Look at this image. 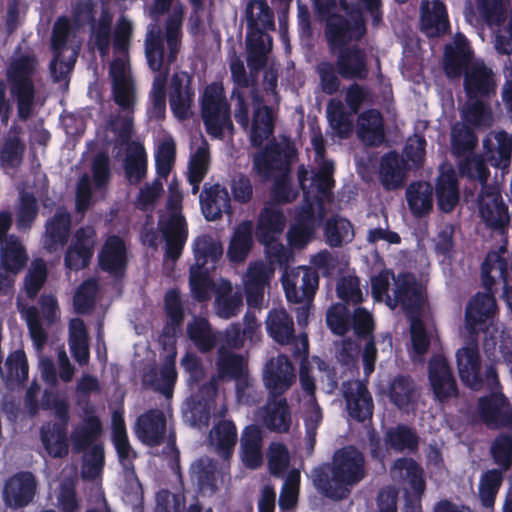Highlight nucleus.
Segmentation results:
<instances>
[{
	"label": "nucleus",
	"instance_id": "nucleus-19",
	"mask_svg": "<svg viewBox=\"0 0 512 512\" xmlns=\"http://www.w3.org/2000/svg\"><path fill=\"white\" fill-rule=\"evenodd\" d=\"M215 364L216 377L222 381L235 380L237 396L241 397L244 387L248 384L246 364L243 356L221 347L218 350Z\"/></svg>",
	"mask_w": 512,
	"mask_h": 512
},
{
	"label": "nucleus",
	"instance_id": "nucleus-31",
	"mask_svg": "<svg viewBox=\"0 0 512 512\" xmlns=\"http://www.w3.org/2000/svg\"><path fill=\"white\" fill-rule=\"evenodd\" d=\"M357 135L370 147H377L385 141L384 120L378 109H368L358 117Z\"/></svg>",
	"mask_w": 512,
	"mask_h": 512
},
{
	"label": "nucleus",
	"instance_id": "nucleus-41",
	"mask_svg": "<svg viewBox=\"0 0 512 512\" xmlns=\"http://www.w3.org/2000/svg\"><path fill=\"white\" fill-rule=\"evenodd\" d=\"M406 200L412 215L422 218L433 208V187L429 182H412L406 189Z\"/></svg>",
	"mask_w": 512,
	"mask_h": 512
},
{
	"label": "nucleus",
	"instance_id": "nucleus-33",
	"mask_svg": "<svg viewBox=\"0 0 512 512\" xmlns=\"http://www.w3.org/2000/svg\"><path fill=\"white\" fill-rule=\"evenodd\" d=\"M266 329L268 335L279 345L297 343L293 318L283 308L268 312Z\"/></svg>",
	"mask_w": 512,
	"mask_h": 512
},
{
	"label": "nucleus",
	"instance_id": "nucleus-32",
	"mask_svg": "<svg viewBox=\"0 0 512 512\" xmlns=\"http://www.w3.org/2000/svg\"><path fill=\"white\" fill-rule=\"evenodd\" d=\"M164 310L166 314V322L162 329V337L173 340L181 332L185 312L180 293L176 289H169L164 296Z\"/></svg>",
	"mask_w": 512,
	"mask_h": 512
},
{
	"label": "nucleus",
	"instance_id": "nucleus-20",
	"mask_svg": "<svg viewBox=\"0 0 512 512\" xmlns=\"http://www.w3.org/2000/svg\"><path fill=\"white\" fill-rule=\"evenodd\" d=\"M352 387L350 382L343 383V397L349 416L357 422L363 423L371 420L374 411V402L367 386L357 381Z\"/></svg>",
	"mask_w": 512,
	"mask_h": 512
},
{
	"label": "nucleus",
	"instance_id": "nucleus-47",
	"mask_svg": "<svg viewBox=\"0 0 512 512\" xmlns=\"http://www.w3.org/2000/svg\"><path fill=\"white\" fill-rule=\"evenodd\" d=\"M265 427L275 433H288L292 424L291 410L285 398H280L265 408Z\"/></svg>",
	"mask_w": 512,
	"mask_h": 512
},
{
	"label": "nucleus",
	"instance_id": "nucleus-12",
	"mask_svg": "<svg viewBox=\"0 0 512 512\" xmlns=\"http://www.w3.org/2000/svg\"><path fill=\"white\" fill-rule=\"evenodd\" d=\"M128 264L129 257L125 240L116 234L108 236L98 253L100 269L118 278L125 275Z\"/></svg>",
	"mask_w": 512,
	"mask_h": 512
},
{
	"label": "nucleus",
	"instance_id": "nucleus-49",
	"mask_svg": "<svg viewBox=\"0 0 512 512\" xmlns=\"http://www.w3.org/2000/svg\"><path fill=\"white\" fill-rule=\"evenodd\" d=\"M273 131L274 118L272 108L267 105L255 107L250 133L252 146H262L263 142L273 134Z\"/></svg>",
	"mask_w": 512,
	"mask_h": 512
},
{
	"label": "nucleus",
	"instance_id": "nucleus-22",
	"mask_svg": "<svg viewBox=\"0 0 512 512\" xmlns=\"http://www.w3.org/2000/svg\"><path fill=\"white\" fill-rule=\"evenodd\" d=\"M166 424L163 411L149 409L139 415L136 420V436L144 445L150 447L159 446L164 442Z\"/></svg>",
	"mask_w": 512,
	"mask_h": 512
},
{
	"label": "nucleus",
	"instance_id": "nucleus-60",
	"mask_svg": "<svg viewBox=\"0 0 512 512\" xmlns=\"http://www.w3.org/2000/svg\"><path fill=\"white\" fill-rule=\"evenodd\" d=\"M39 213L36 197L29 192L20 195L16 210V227L19 231H28L32 228Z\"/></svg>",
	"mask_w": 512,
	"mask_h": 512
},
{
	"label": "nucleus",
	"instance_id": "nucleus-30",
	"mask_svg": "<svg viewBox=\"0 0 512 512\" xmlns=\"http://www.w3.org/2000/svg\"><path fill=\"white\" fill-rule=\"evenodd\" d=\"M506 404L507 400L503 395L481 397L478 401V409L483 423L493 428H512V410L502 409Z\"/></svg>",
	"mask_w": 512,
	"mask_h": 512
},
{
	"label": "nucleus",
	"instance_id": "nucleus-35",
	"mask_svg": "<svg viewBox=\"0 0 512 512\" xmlns=\"http://www.w3.org/2000/svg\"><path fill=\"white\" fill-rule=\"evenodd\" d=\"M215 309L219 317L230 319L236 316L243 307V293L233 289L232 283L221 279L215 289Z\"/></svg>",
	"mask_w": 512,
	"mask_h": 512
},
{
	"label": "nucleus",
	"instance_id": "nucleus-53",
	"mask_svg": "<svg viewBox=\"0 0 512 512\" xmlns=\"http://www.w3.org/2000/svg\"><path fill=\"white\" fill-rule=\"evenodd\" d=\"M258 35L254 38L247 37V65L251 71L262 70L267 63V54L270 47L265 45L264 37L267 38L269 44L272 43V38L265 34L263 30L255 28Z\"/></svg>",
	"mask_w": 512,
	"mask_h": 512
},
{
	"label": "nucleus",
	"instance_id": "nucleus-42",
	"mask_svg": "<svg viewBox=\"0 0 512 512\" xmlns=\"http://www.w3.org/2000/svg\"><path fill=\"white\" fill-rule=\"evenodd\" d=\"M0 261L3 269L7 272L17 274L27 264L28 255L25 247L22 245L19 238L11 234L5 241L0 242Z\"/></svg>",
	"mask_w": 512,
	"mask_h": 512
},
{
	"label": "nucleus",
	"instance_id": "nucleus-15",
	"mask_svg": "<svg viewBox=\"0 0 512 512\" xmlns=\"http://www.w3.org/2000/svg\"><path fill=\"white\" fill-rule=\"evenodd\" d=\"M336 68L343 79L366 80L369 75L368 57L364 48L357 44L338 49Z\"/></svg>",
	"mask_w": 512,
	"mask_h": 512
},
{
	"label": "nucleus",
	"instance_id": "nucleus-40",
	"mask_svg": "<svg viewBox=\"0 0 512 512\" xmlns=\"http://www.w3.org/2000/svg\"><path fill=\"white\" fill-rule=\"evenodd\" d=\"M318 285V273L311 268H306L304 270L299 287L290 279L283 281V288L288 302L297 304L311 302L314 298Z\"/></svg>",
	"mask_w": 512,
	"mask_h": 512
},
{
	"label": "nucleus",
	"instance_id": "nucleus-3",
	"mask_svg": "<svg viewBox=\"0 0 512 512\" xmlns=\"http://www.w3.org/2000/svg\"><path fill=\"white\" fill-rule=\"evenodd\" d=\"M37 60L32 55H22L14 59L7 68V81L10 93L16 100L17 115L21 121L28 120L36 103V88L33 76Z\"/></svg>",
	"mask_w": 512,
	"mask_h": 512
},
{
	"label": "nucleus",
	"instance_id": "nucleus-61",
	"mask_svg": "<svg viewBox=\"0 0 512 512\" xmlns=\"http://www.w3.org/2000/svg\"><path fill=\"white\" fill-rule=\"evenodd\" d=\"M478 144L474 130L466 124L455 125L451 133V147L457 157L471 154Z\"/></svg>",
	"mask_w": 512,
	"mask_h": 512
},
{
	"label": "nucleus",
	"instance_id": "nucleus-39",
	"mask_svg": "<svg viewBox=\"0 0 512 512\" xmlns=\"http://www.w3.org/2000/svg\"><path fill=\"white\" fill-rule=\"evenodd\" d=\"M102 433V423L98 416H87L83 423L76 426L70 434L72 444V452L80 454L88 450V448L98 440Z\"/></svg>",
	"mask_w": 512,
	"mask_h": 512
},
{
	"label": "nucleus",
	"instance_id": "nucleus-36",
	"mask_svg": "<svg viewBox=\"0 0 512 512\" xmlns=\"http://www.w3.org/2000/svg\"><path fill=\"white\" fill-rule=\"evenodd\" d=\"M437 205L444 213L452 212L459 203V183L452 169L441 171L435 183Z\"/></svg>",
	"mask_w": 512,
	"mask_h": 512
},
{
	"label": "nucleus",
	"instance_id": "nucleus-9",
	"mask_svg": "<svg viewBox=\"0 0 512 512\" xmlns=\"http://www.w3.org/2000/svg\"><path fill=\"white\" fill-rule=\"evenodd\" d=\"M462 74L463 87L468 100L491 98L496 93L495 74L483 61L472 63Z\"/></svg>",
	"mask_w": 512,
	"mask_h": 512
},
{
	"label": "nucleus",
	"instance_id": "nucleus-58",
	"mask_svg": "<svg viewBox=\"0 0 512 512\" xmlns=\"http://www.w3.org/2000/svg\"><path fill=\"white\" fill-rule=\"evenodd\" d=\"M502 469H490L485 471L479 483V496L485 508H491L495 504L497 493L503 482Z\"/></svg>",
	"mask_w": 512,
	"mask_h": 512
},
{
	"label": "nucleus",
	"instance_id": "nucleus-52",
	"mask_svg": "<svg viewBox=\"0 0 512 512\" xmlns=\"http://www.w3.org/2000/svg\"><path fill=\"white\" fill-rule=\"evenodd\" d=\"M214 270L196 269L190 267L189 285L193 298L198 302H206L211 298V293L215 294L218 283H215L211 276Z\"/></svg>",
	"mask_w": 512,
	"mask_h": 512
},
{
	"label": "nucleus",
	"instance_id": "nucleus-34",
	"mask_svg": "<svg viewBox=\"0 0 512 512\" xmlns=\"http://www.w3.org/2000/svg\"><path fill=\"white\" fill-rule=\"evenodd\" d=\"M268 280L267 267L263 262L250 263L244 279L246 302L249 307L261 306Z\"/></svg>",
	"mask_w": 512,
	"mask_h": 512
},
{
	"label": "nucleus",
	"instance_id": "nucleus-48",
	"mask_svg": "<svg viewBox=\"0 0 512 512\" xmlns=\"http://www.w3.org/2000/svg\"><path fill=\"white\" fill-rule=\"evenodd\" d=\"M253 245L252 223L244 221L240 223L232 237L228 246L227 256L231 262H243Z\"/></svg>",
	"mask_w": 512,
	"mask_h": 512
},
{
	"label": "nucleus",
	"instance_id": "nucleus-57",
	"mask_svg": "<svg viewBox=\"0 0 512 512\" xmlns=\"http://www.w3.org/2000/svg\"><path fill=\"white\" fill-rule=\"evenodd\" d=\"M18 311L25 320L31 339L37 348H42L47 342V333L43 328L38 308L34 305H25L18 302Z\"/></svg>",
	"mask_w": 512,
	"mask_h": 512
},
{
	"label": "nucleus",
	"instance_id": "nucleus-46",
	"mask_svg": "<svg viewBox=\"0 0 512 512\" xmlns=\"http://www.w3.org/2000/svg\"><path fill=\"white\" fill-rule=\"evenodd\" d=\"M472 57L473 52L465 38L457 40L454 47L448 45L445 49L444 63L447 76H460L472 64Z\"/></svg>",
	"mask_w": 512,
	"mask_h": 512
},
{
	"label": "nucleus",
	"instance_id": "nucleus-2",
	"mask_svg": "<svg viewBox=\"0 0 512 512\" xmlns=\"http://www.w3.org/2000/svg\"><path fill=\"white\" fill-rule=\"evenodd\" d=\"M181 10H174L165 22V36L157 23H150L145 35V56L151 70L158 72L163 64H173L181 47Z\"/></svg>",
	"mask_w": 512,
	"mask_h": 512
},
{
	"label": "nucleus",
	"instance_id": "nucleus-38",
	"mask_svg": "<svg viewBox=\"0 0 512 512\" xmlns=\"http://www.w3.org/2000/svg\"><path fill=\"white\" fill-rule=\"evenodd\" d=\"M237 439V428L232 420L218 421L210 432V440L215 446V452L223 460H229L232 457Z\"/></svg>",
	"mask_w": 512,
	"mask_h": 512
},
{
	"label": "nucleus",
	"instance_id": "nucleus-21",
	"mask_svg": "<svg viewBox=\"0 0 512 512\" xmlns=\"http://www.w3.org/2000/svg\"><path fill=\"white\" fill-rule=\"evenodd\" d=\"M483 154L489 165L505 170L511 164L512 135L505 130L490 132L483 139Z\"/></svg>",
	"mask_w": 512,
	"mask_h": 512
},
{
	"label": "nucleus",
	"instance_id": "nucleus-18",
	"mask_svg": "<svg viewBox=\"0 0 512 512\" xmlns=\"http://www.w3.org/2000/svg\"><path fill=\"white\" fill-rule=\"evenodd\" d=\"M72 216L65 207H58L54 214L47 219L43 236L44 248L49 253H55L64 248L70 238Z\"/></svg>",
	"mask_w": 512,
	"mask_h": 512
},
{
	"label": "nucleus",
	"instance_id": "nucleus-13",
	"mask_svg": "<svg viewBox=\"0 0 512 512\" xmlns=\"http://www.w3.org/2000/svg\"><path fill=\"white\" fill-rule=\"evenodd\" d=\"M37 481L32 472L20 471L12 475L5 483L3 499L14 509L26 507L36 494Z\"/></svg>",
	"mask_w": 512,
	"mask_h": 512
},
{
	"label": "nucleus",
	"instance_id": "nucleus-55",
	"mask_svg": "<svg viewBox=\"0 0 512 512\" xmlns=\"http://www.w3.org/2000/svg\"><path fill=\"white\" fill-rule=\"evenodd\" d=\"M5 378L8 385L25 384L28 380L29 365L25 352L22 349L11 352L5 361Z\"/></svg>",
	"mask_w": 512,
	"mask_h": 512
},
{
	"label": "nucleus",
	"instance_id": "nucleus-16",
	"mask_svg": "<svg viewBox=\"0 0 512 512\" xmlns=\"http://www.w3.org/2000/svg\"><path fill=\"white\" fill-rule=\"evenodd\" d=\"M194 96L193 75L186 71L174 73L170 81L169 103L176 118L185 120L188 117Z\"/></svg>",
	"mask_w": 512,
	"mask_h": 512
},
{
	"label": "nucleus",
	"instance_id": "nucleus-4",
	"mask_svg": "<svg viewBox=\"0 0 512 512\" xmlns=\"http://www.w3.org/2000/svg\"><path fill=\"white\" fill-rule=\"evenodd\" d=\"M96 6L92 0H77L72 9V23L75 30L90 25L91 41L101 57L109 54L113 14L103 7L96 20Z\"/></svg>",
	"mask_w": 512,
	"mask_h": 512
},
{
	"label": "nucleus",
	"instance_id": "nucleus-23",
	"mask_svg": "<svg viewBox=\"0 0 512 512\" xmlns=\"http://www.w3.org/2000/svg\"><path fill=\"white\" fill-rule=\"evenodd\" d=\"M396 304H400L407 317L420 316L424 299L421 288L413 275L409 273L400 274L396 280L394 291Z\"/></svg>",
	"mask_w": 512,
	"mask_h": 512
},
{
	"label": "nucleus",
	"instance_id": "nucleus-50",
	"mask_svg": "<svg viewBox=\"0 0 512 512\" xmlns=\"http://www.w3.org/2000/svg\"><path fill=\"white\" fill-rule=\"evenodd\" d=\"M316 215L312 203H308L299 215L297 225L290 229L288 235L293 245L307 244L315 234Z\"/></svg>",
	"mask_w": 512,
	"mask_h": 512
},
{
	"label": "nucleus",
	"instance_id": "nucleus-27",
	"mask_svg": "<svg viewBox=\"0 0 512 512\" xmlns=\"http://www.w3.org/2000/svg\"><path fill=\"white\" fill-rule=\"evenodd\" d=\"M287 164V156L275 140L269 142L253 158V169L263 179H270L275 172L285 169Z\"/></svg>",
	"mask_w": 512,
	"mask_h": 512
},
{
	"label": "nucleus",
	"instance_id": "nucleus-37",
	"mask_svg": "<svg viewBox=\"0 0 512 512\" xmlns=\"http://www.w3.org/2000/svg\"><path fill=\"white\" fill-rule=\"evenodd\" d=\"M421 31L428 38H436L446 34L450 28L448 13L443 2L435 0L432 8H422L420 16Z\"/></svg>",
	"mask_w": 512,
	"mask_h": 512
},
{
	"label": "nucleus",
	"instance_id": "nucleus-11",
	"mask_svg": "<svg viewBox=\"0 0 512 512\" xmlns=\"http://www.w3.org/2000/svg\"><path fill=\"white\" fill-rule=\"evenodd\" d=\"M456 364L461 382L468 388L478 391L483 387L481 356L475 339L456 351Z\"/></svg>",
	"mask_w": 512,
	"mask_h": 512
},
{
	"label": "nucleus",
	"instance_id": "nucleus-24",
	"mask_svg": "<svg viewBox=\"0 0 512 512\" xmlns=\"http://www.w3.org/2000/svg\"><path fill=\"white\" fill-rule=\"evenodd\" d=\"M264 432L257 424L244 427L240 436L239 455L243 465L256 470L263 464Z\"/></svg>",
	"mask_w": 512,
	"mask_h": 512
},
{
	"label": "nucleus",
	"instance_id": "nucleus-44",
	"mask_svg": "<svg viewBox=\"0 0 512 512\" xmlns=\"http://www.w3.org/2000/svg\"><path fill=\"white\" fill-rule=\"evenodd\" d=\"M419 436L416 430L406 424H397L389 428L384 435V442L391 450L402 453H415L419 447Z\"/></svg>",
	"mask_w": 512,
	"mask_h": 512
},
{
	"label": "nucleus",
	"instance_id": "nucleus-59",
	"mask_svg": "<svg viewBox=\"0 0 512 512\" xmlns=\"http://www.w3.org/2000/svg\"><path fill=\"white\" fill-rule=\"evenodd\" d=\"M415 386L409 376L399 375L389 387V399L398 409L407 408L414 400Z\"/></svg>",
	"mask_w": 512,
	"mask_h": 512
},
{
	"label": "nucleus",
	"instance_id": "nucleus-51",
	"mask_svg": "<svg viewBox=\"0 0 512 512\" xmlns=\"http://www.w3.org/2000/svg\"><path fill=\"white\" fill-rule=\"evenodd\" d=\"M393 468L408 480L409 486L417 498H421L426 490L423 468L412 458H398Z\"/></svg>",
	"mask_w": 512,
	"mask_h": 512
},
{
	"label": "nucleus",
	"instance_id": "nucleus-10",
	"mask_svg": "<svg viewBox=\"0 0 512 512\" xmlns=\"http://www.w3.org/2000/svg\"><path fill=\"white\" fill-rule=\"evenodd\" d=\"M428 378L435 399L439 402L445 403L458 396L457 382L445 357L436 355L430 359Z\"/></svg>",
	"mask_w": 512,
	"mask_h": 512
},
{
	"label": "nucleus",
	"instance_id": "nucleus-54",
	"mask_svg": "<svg viewBox=\"0 0 512 512\" xmlns=\"http://www.w3.org/2000/svg\"><path fill=\"white\" fill-rule=\"evenodd\" d=\"M187 335L202 353L211 351L216 345V339L211 326L205 318H195L192 322L188 323Z\"/></svg>",
	"mask_w": 512,
	"mask_h": 512
},
{
	"label": "nucleus",
	"instance_id": "nucleus-56",
	"mask_svg": "<svg viewBox=\"0 0 512 512\" xmlns=\"http://www.w3.org/2000/svg\"><path fill=\"white\" fill-rule=\"evenodd\" d=\"M26 151L25 142L18 134H9L0 148V163L4 168H18Z\"/></svg>",
	"mask_w": 512,
	"mask_h": 512
},
{
	"label": "nucleus",
	"instance_id": "nucleus-8",
	"mask_svg": "<svg viewBox=\"0 0 512 512\" xmlns=\"http://www.w3.org/2000/svg\"><path fill=\"white\" fill-rule=\"evenodd\" d=\"M158 230L165 240L166 259L178 260L188 239V224L184 215L164 214L159 217Z\"/></svg>",
	"mask_w": 512,
	"mask_h": 512
},
{
	"label": "nucleus",
	"instance_id": "nucleus-17",
	"mask_svg": "<svg viewBox=\"0 0 512 512\" xmlns=\"http://www.w3.org/2000/svg\"><path fill=\"white\" fill-rule=\"evenodd\" d=\"M497 311L494 292H478L469 301L465 313L466 328L470 334H478L487 329V321L492 319Z\"/></svg>",
	"mask_w": 512,
	"mask_h": 512
},
{
	"label": "nucleus",
	"instance_id": "nucleus-14",
	"mask_svg": "<svg viewBox=\"0 0 512 512\" xmlns=\"http://www.w3.org/2000/svg\"><path fill=\"white\" fill-rule=\"evenodd\" d=\"M295 378L294 366L286 355L280 354L270 359L265 365L264 384L274 396L285 393L292 386Z\"/></svg>",
	"mask_w": 512,
	"mask_h": 512
},
{
	"label": "nucleus",
	"instance_id": "nucleus-7",
	"mask_svg": "<svg viewBox=\"0 0 512 512\" xmlns=\"http://www.w3.org/2000/svg\"><path fill=\"white\" fill-rule=\"evenodd\" d=\"M325 21V36L332 50L348 46L351 41H360L367 32L361 15L349 21L343 15L334 13L326 17Z\"/></svg>",
	"mask_w": 512,
	"mask_h": 512
},
{
	"label": "nucleus",
	"instance_id": "nucleus-5",
	"mask_svg": "<svg viewBox=\"0 0 512 512\" xmlns=\"http://www.w3.org/2000/svg\"><path fill=\"white\" fill-rule=\"evenodd\" d=\"M200 105L206 132L211 137L222 139L226 130L233 129L230 105L221 82H212L205 87Z\"/></svg>",
	"mask_w": 512,
	"mask_h": 512
},
{
	"label": "nucleus",
	"instance_id": "nucleus-43",
	"mask_svg": "<svg viewBox=\"0 0 512 512\" xmlns=\"http://www.w3.org/2000/svg\"><path fill=\"white\" fill-rule=\"evenodd\" d=\"M40 440L44 450L54 459L66 458L69 454L68 429L56 425H42Z\"/></svg>",
	"mask_w": 512,
	"mask_h": 512
},
{
	"label": "nucleus",
	"instance_id": "nucleus-28",
	"mask_svg": "<svg viewBox=\"0 0 512 512\" xmlns=\"http://www.w3.org/2000/svg\"><path fill=\"white\" fill-rule=\"evenodd\" d=\"M407 162L396 151L382 155L379 164V179L385 190H394L404 184L407 173Z\"/></svg>",
	"mask_w": 512,
	"mask_h": 512
},
{
	"label": "nucleus",
	"instance_id": "nucleus-1",
	"mask_svg": "<svg viewBox=\"0 0 512 512\" xmlns=\"http://www.w3.org/2000/svg\"><path fill=\"white\" fill-rule=\"evenodd\" d=\"M364 476V456L354 447L337 450L331 464L325 463L312 470V482L317 492L333 501L348 498L351 487Z\"/></svg>",
	"mask_w": 512,
	"mask_h": 512
},
{
	"label": "nucleus",
	"instance_id": "nucleus-29",
	"mask_svg": "<svg viewBox=\"0 0 512 512\" xmlns=\"http://www.w3.org/2000/svg\"><path fill=\"white\" fill-rule=\"evenodd\" d=\"M193 255L195 263L191 267L215 270L223 255V246L211 235L202 234L193 241Z\"/></svg>",
	"mask_w": 512,
	"mask_h": 512
},
{
	"label": "nucleus",
	"instance_id": "nucleus-62",
	"mask_svg": "<svg viewBox=\"0 0 512 512\" xmlns=\"http://www.w3.org/2000/svg\"><path fill=\"white\" fill-rule=\"evenodd\" d=\"M176 356V348L173 345L159 370V378L155 388L165 397H170L172 395L177 381L178 374L176 370Z\"/></svg>",
	"mask_w": 512,
	"mask_h": 512
},
{
	"label": "nucleus",
	"instance_id": "nucleus-64",
	"mask_svg": "<svg viewBox=\"0 0 512 512\" xmlns=\"http://www.w3.org/2000/svg\"><path fill=\"white\" fill-rule=\"evenodd\" d=\"M267 463L272 476L283 477L290 465V453L287 446L281 442H272L267 452Z\"/></svg>",
	"mask_w": 512,
	"mask_h": 512
},
{
	"label": "nucleus",
	"instance_id": "nucleus-63",
	"mask_svg": "<svg viewBox=\"0 0 512 512\" xmlns=\"http://www.w3.org/2000/svg\"><path fill=\"white\" fill-rule=\"evenodd\" d=\"M465 156V159L459 164V171L461 175L469 179L479 180L483 185H487L486 182L490 172L487 168L488 162L486 161L484 154H474L472 152Z\"/></svg>",
	"mask_w": 512,
	"mask_h": 512
},
{
	"label": "nucleus",
	"instance_id": "nucleus-45",
	"mask_svg": "<svg viewBox=\"0 0 512 512\" xmlns=\"http://www.w3.org/2000/svg\"><path fill=\"white\" fill-rule=\"evenodd\" d=\"M323 235L329 247L340 248L352 242L355 233L353 224L348 219L332 215L324 224Z\"/></svg>",
	"mask_w": 512,
	"mask_h": 512
},
{
	"label": "nucleus",
	"instance_id": "nucleus-6",
	"mask_svg": "<svg viewBox=\"0 0 512 512\" xmlns=\"http://www.w3.org/2000/svg\"><path fill=\"white\" fill-rule=\"evenodd\" d=\"M479 215L485 226L503 233L510 222L508 206L496 185H483L478 196Z\"/></svg>",
	"mask_w": 512,
	"mask_h": 512
},
{
	"label": "nucleus",
	"instance_id": "nucleus-25",
	"mask_svg": "<svg viewBox=\"0 0 512 512\" xmlns=\"http://www.w3.org/2000/svg\"><path fill=\"white\" fill-rule=\"evenodd\" d=\"M286 226L283 210L275 204H265L259 213L255 235L260 244L278 240Z\"/></svg>",
	"mask_w": 512,
	"mask_h": 512
},
{
	"label": "nucleus",
	"instance_id": "nucleus-26",
	"mask_svg": "<svg viewBox=\"0 0 512 512\" xmlns=\"http://www.w3.org/2000/svg\"><path fill=\"white\" fill-rule=\"evenodd\" d=\"M199 200L202 213L208 221L220 219L223 213H232L228 190L219 183H205Z\"/></svg>",
	"mask_w": 512,
	"mask_h": 512
}]
</instances>
